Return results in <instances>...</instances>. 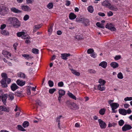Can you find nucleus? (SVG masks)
I'll use <instances>...</instances> for the list:
<instances>
[{
  "label": "nucleus",
  "mask_w": 132,
  "mask_h": 132,
  "mask_svg": "<svg viewBox=\"0 0 132 132\" xmlns=\"http://www.w3.org/2000/svg\"><path fill=\"white\" fill-rule=\"evenodd\" d=\"M1 76L3 78L0 82L2 87H6L7 84H10L11 82L10 79L7 77V75L5 73H3L1 74Z\"/></svg>",
  "instance_id": "obj_1"
},
{
  "label": "nucleus",
  "mask_w": 132,
  "mask_h": 132,
  "mask_svg": "<svg viewBox=\"0 0 132 132\" xmlns=\"http://www.w3.org/2000/svg\"><path fill=\"white\" fill-rule=\"evenodd\" d=\"M8 21L9 24L16 28H18L20 26V21L15 17H9L8 18Z\"/></svg>",
  "instance_id": "obj_2"
},
{
  "label": "nucleus",
  "mask_w": 132,
  "mask_h": 132,
  "mask_svg": "<svg viewBox=\"0 0 132 132\" xmlns=\"http://www.w3.org/2000/svg\"><path fill=\"white\" fill-rule=\"evenodd\" d=\"M9 9L5 5H0V14L4 15L7 14L9 12Z\"/></svg>",
  "instance_id": "obj_3"
},
{
  "label": "nucleus",
  "mask_w": 132,
  "mask_h": 132,
  "mask_svg": "<svg viewBox=\"0 0 132 132\" xmlns=\"http://www.w3.org/2000/svg\"><path fill=\"white\" fill-rule=\"evenodd\" d=\"M110 106L111 108L112 113H116L117 112V110H115L119 106V104L117 103H112L110 104Z\"/></svg>",
  "instance_id": "obj_4"
},
{
  "label": "nucleus",
  "mask_w": 132,
  "mask_h": 132,
  "mask_svg": "<svg viewBox=\"0 0 132 132\" xmlns=\"http://www.w3.org/2000/svg\"><path fill=\"white\" fill-rule=\"evenodd\" d=\"M105 28L110 30L112 31H114L116 30V28L111 23H107L105 26Z\"/></svg>",
  "instance_id": "obj_5"
},
{
  "label": "nucleus",
  "mask_w": 132,
  "mask_h": 132,
  "mask_svg": "<svg viewBox=\"0 0 132 132\" xmlns=\"http://www.w3.org/2000/svg\"><path fill=\"white\" fill-rule=\"evenodd\" d=\"M132 128V127L130 125L125 124L122 127V130L123 131H125L131 129Z\"/></svg>",
  "instance_id": "obj_6"
},
{
  "label": "nucleus",
  "mask_w": 132,
  "mask_h": 132,
  "mask_svg": "<svg viewBox=\"0 0 132 132\" xmlns=\"http://www.w3.org/2000/svg\"><path fill=\"white\" fill-rule=\"evenodd\" d=\"M99 125L101 128L102 129H105L106 127V125L105 122L101 119L98 120Z\"/></svg>",
  "instance_id": "obj_7"
},
{
  "label": "nucleus",
  "mask_w": 132,
  "mask_h": 132,
  "mask_svg": "<svg viewBox=\"0 0 132 132\" xmlns=\"http://www.w3.org/2000/svg\"><path fill=\"white\" fill-rule=\"evenodd\" d=\"M2 54L5 57L7 58H10L11 57V54L9 52L5 51H3Z\"/></svg>",
  "instance_id": "obj_8"
},
{
  "label": "nucleus",
  "mask_w": 132,
  "mask_h": 132,
  "mask_svg": "<svg viewBox=\"0 0 132 132\" xmlns=\"http://www.w3.org/2000/svg\"><path fill=\"white\" fill-rule=\"evenodd\" d=\"M102 5L105 7H108L111 5V4L108 0H106L104 1L102 3Z\"/></svg>",
  "instance_id": "obj_9"
},
{
  "label": "nucleus",
  "mask_w": 132,
  "mask_h": 132,
  "mask_svg": "<svg viewBox=\"0 0 132 132\" xmlns=\"http://www.w3.org/2000/svg\"><path fill=\"white\" fill-rule=\"evenodd\" d=\"M8 97V94H5L1 96L2 101L4 104L5 105L6 103V100Z\"/></svg>",
  "instance_id": "obj_10"
},
{
  "label": "nucleus",
  "mask_w": 132,
  "mask_h": 132,
  "mask_svg": "<svg viewBox=\"0 0 132 132\" xmlns=\"http://www.w3.org/2000/svg\"><path fill=\"white\" fill-rule=\"evenodd\" d=\"M21 9L22 10L26 12H29L31 11V9L30 7L27 5H23L21 6Z\"/></svg>",
  "instance_id": "obj_11"
},
{
  "label": "nucleus",
  "mask_w": 132,
  "mask_h": 132,
  "mask_svg": "<svg viewBox=\"0 0 132 132\" xmlns=\"http://www.w3.org/2000/svg\"><path fill=\"white\" fill-rule=\"evenodd\" d=\"M71 55L69 53H63L61 54V57L63 60H67V57L70 56Z\"/></svg>",
  "instance_id": "obj_12"
},
{
  "label": "nucleus",
  "mask_w": 132,
  "mask_h": 132,
  "mask_svg": "<svg viewBox=\"0 0 132 132\" xmlns=\"http://www.w3.org/2000/svg\"><path fill=\"white\" fill-rule=\"evenodd\" d=\"M16 83L18 85L20 86H22L24 85L26 82L25 81H23L18 79L16 81Z\"/></svg>",
  "instance_id": "obj_13"
},
{
  "label": "nucleus",
  "mask_w": 132,
  "mask_h": 132,
  "mask_svg": "<svg viewBox=\"0 0 132 132\" xmlns=\"http://www.w3.org/2000/svg\"><path fill=\"white\" fill-rule=\"evenodd\" d=\"M126 110L124 109H120L119 110V113L123 115H126Z\"/></svg>",
  "instance_id": "obj_14"
},
{
  "label": "nucleus",
  "mask_w": 132,
  "mask_h": 132,
  "mask_svg": "<svg viewBox=\"0 0 132 132\" xmlns=\"http://www.w3.org/2000/svg\"><path fill=\"white\" fill-rule=\"evenodd\" d=\"M11 11L14 13H19L22 12V11L19 10L18 9L14 7H12L11 8Z\"/></svg>",
  "instance_id": "obj_15"
},
{
  "label": "nucleus",
  "mask_w": 132,
  "mask_h": 132,
  "mask_svg": "<svg viewBox=\"0 0 132 132\" xmlns=\"http://www.w3.org/2000/svg\"><path fill=\"white\" fill-rule=\"evenodd\" d=\"M19 87L15 84L14 83L12 84L11 86V90L13 91H14L17 89H18Z\"/></svg>",
  "instance_id": "obj_16"
},
{
  "label": "nucleus",
  "mask_w": 132,
  "mask_h": 132,
  "mask_svg": "<svg viewBox=\"0 0 132 132\" xmlns=\"http://www.w3.org/2000/svg\"><path fill=\"white\" fill-rule=\"evenodd\" d=\"M8 96V100L11 101H12L14 98V94L11 92H10L9 93Z\"/></svg>",
  "instance_id": "obj_17"
},
{
  "label": "nucleus",
  "mask_w": 132,
  "mask_h": 132,
  "mask_svg": "<svg viewBox=\"0 0 132 132\" xmlns=\"http://www.w3.org/2000/svg\"><path fill=\"white\" fill-rule=\"evenodd\" d=\"M18 76L22 79L27 78L26 75L23 73L22 72H19L18 74Z\"/></svg>",
  "instance_id": "obj_18"
},
{
  "label": "nucleus",
  "mask_w": 132,
  "mask_h": 132,
  "mask_svg": "<svg viewBox=\"0 0 132 132\" xmlns=\"http://www.w3.org/2000/svg\"><path fill=\"white\" fill-rule=\"evenodd\" d=\"M42 26L41 24L35 26L34 27L33 32H35L37 31Z\"/></svg>",
  "instance_id": "obj_19"
},
{
  "label": "nucleus",
  "mask_w": 132,
  "mask_h": 132,
  "mask_svg": "<svg viewBox=\"0 0 132 132\" xmlns=\"http://www.w3.org/2000/svg\"><path fill=\"white\" fill-rule=\"evenodd\" d=\"M110 65L112 67L114 68H115L119 67L118 64L115 62H112L110 64Z\"/></svg>",
  "instance_id": "obj_20"
},
{
  "label": "nucleus",
  "mask_w": 132,
  "mask_h": 132,
  "mask_svg": "<svg viewBox=\"0 0 132 132\" xmlns=\"http://www.w3.org/2000/svg\"><path fill=\"white\" fill-rule=\"evenodd\" d=\"M79 107L78 105L74 103H72L71 109L73 110H76L79 109Z\"/></svg>",
  "instance_id": "obj_21"
},
{
  "label": "nucleus",
  "mask_w": 132,
  "mask_h": 132,
  "mask_svg": "<svg viewBox=\"0 0 132 132\" xmlns=\"http://www.w3.org/2000/svg\"><path fill=\"white\" fill-rule=\"evenodd\" d=\"M109 8L110 9L114 11H116L118 9L116 6L113 5H112L111 4V5L109 7Z\"/></svg>",
  "instance_id": "obj_22"
},
{
  "label": "nucleus",
  "mask_w": 132,
  "mask_h": 132,
  "mask_svg": "<svg viewBox=\"0 0 132 132\" xmlns=\"http://www.w3.org/2000/svg\"><path fill=\"white\" fill-rule=\"evenodd\" d=\"M104 85L99 84L98 86V88L99 90L103 91L105 89V87H104Z\"/></svg>",
  "instance_id": "obj_23"
},
{
  "label": "nucleus",
  "mask_w": 132,
  "mask_h": 132,
  "mask_svg": "<svg viewBox=\"0 0 132 132\" xmlns=\"http://www.w3.org/2000/svg\"><path fill=\"white\" fill-rule=\"evenodd\" d=\"M107 65V63L105 61H103L101 62L99 65V66H101L104 68H106Z\"/></svg>",
  "instance_id": "obj_24"
},
{
  "label": "nucleus",
  "mask_w": 132,
  "mask_h": 132,
  "mask_svg": "<svg viewBox=\"0 0 132 132\" xmlns=\"http://www.w3.org/2000/svg\"><path fill=\"white\" fill-rule=\"evenodd\" d=\"M83 21V23L84 24L85 26H87L90 24V21L88 19L84 18Z\"/></svg>",
  "instance_id": "obj_25"
},
{
  "label": "nucleus",
  "mask_w": 132,
  "mask_h": 132,
  "mask_svg": "<svg viewBox=\"0 0 132 132\" xmlns=\"http://www.w3.org/2000/svg\"><path fill=\"white\" fill-rule=\"evenodd\" d=\"M76 16L73 13H71L69 15V18L71 20H73L76 18Z\"/></svg>",
  "instance_id": "obj_26"
},
{
  "label": "nucleus",
  "mask_w": 132,
  "mask_h": 132,
  "mask_svg": "<svg viewBox=\"0 0 132 132\" xmlns=\"http://www.w3.org/2000/svg\"><path fill=\"white\" fill-rule=\"evenodd\" d=\"M68 95L70 97L72 98L75 100H77V98L72 93L69 92V93H68Z\"/></svg>",
  "instance_id": "obj_27"
},
{
  "label": "nucleus",
  "mask_w": 132,
  "mask_h": 132,
  "mask_svg": "<svg viewBox=\"0 0 132 132\" xmlns=\"http://www.w3.org/2000/svg\"><path fill=\"white\" fill-rule=\"evenodd\" d=\"M59 96H62L65 95V92L62 89H60L59 91Z\"/></svg>",
  "instance_id": "obj_28"
},
{
  "label": "nucleus",
  "mask_w": 132,
  "mask_h": 132,
  "mask_svg": "<svg viewBox=\"0 0 132 132\" xmlns=\"http://www.w3.org/2000/svg\"><path fill=\"white\" fill-rule=\"evenodd\" d=\"M84 18H77L76 19V21L77 22L83 23V20L84 19Z\"/></svg>",
  "instance_id": "obj_29"
},
{
  "label": "nucleus",
  "mask_w": 132,
  "mask_h": 132,
  "mask_svg": "<svg viewBox=\"0 0 132 132\" xmlns=\"http://www.w3.org/2000/svg\"><path fill=\"white\" fill-rule=\"evenodd\" d=\"M0 110L2 111H6L7 112H9V111L7 110V108L3 106H0Z\"/></svg>",
  "instance_id": "obj_30"
},
{
  "label": "nucleus",
  "mask_w": 132,
  "mask_h": 132,
  "mask_svg": "<svg viewBox=\"0 0 132 132\" xmlns=\"http://www.w3.org/2000/svg\"><path fill=\"white\" fill-rule=\"evenodd\" d=\"M71 71L72 73L75 75L78 76H80V73L78 72H77L76 70L72 69L71 70Z\"/></svg>",
  "instance_id": "obj_31"
},
{
  "label": "nucleus",
  "mask_w": 132,
  "mask_h": 132,
  "mask_svg": "<svg viewBox=\"0 0 132 132\" xmlns=\"http://www.w3.org/2000/svg\"><path fill=\"white\" fill-rule=\"evenodd\" d=\"M1 33L4 35L8 36L9 35V32L6 30L2 31L1 32Z\"/></svg>",
  "instance_id": "obj_32"
},
{
  "label": "nucleus",
  "mask_w": 132,
  "mask_h": 132,
  "mask_svg": "<svg viewBox=\"0 0 132 132\" xmlns=\"http://www.w3.org/2000/svg\"><path fill=\"white\" fill-rule=\"evenodd\" d=\"M22 56L24 57L26 59L29 60H31L33 57L30 56L29 55L24 54L22 55Z\"/></svg>",
  "instance_id": "obj_33"
},
{
  "label": "nucleus",
  "mask_w": 132,
  "mask_h": 132,
  "mask_svg": "<svg viewBox=\"0 0 132 132\" xmlns=\"http://www.w3.org/2000/svg\"><path fill=\"white\" fill-rule=\"evenodd\" d=\"M18 129L20 131H26L25 129L24 128L20 125H18L17 126Z\"/></svg>",
  "instance_id": "obj_34"
},
{
  "label": "nucleus",
  "mask_w": 132,
  "mask_h": 132,
  "mask_svg": "<svg viewBox=\"0 0 132 132\" xmlns=\"http://www.w3.org/2000/svg\"><path fill=\"white\" fill-rule=\"evenodd\" d=\"M87 10L88 12L90 13H92L94 11L93 7L92 6H89L88 7Z\"/></svg>",
  "instance_id": "obj_35"
},
{
  "label": "nucleus",
  "mask_w": 132,
  "mask_h": 132,
  "mask_svg": "<svg viewBox=\"0 0 132 132\" xmlns=\"http://www.w3.org/2000/svg\"><path fill=\"white\" fill-rule=\"evenodd\" d=\"M106 110L104 108L101 109L99 111V113L101 115H103L105 111Z\"/></svg>",
  "instance_id": "obj_36"
},
{
  "label": "nucleus",
  "mask_w": 132,
  "mask_h": 132,
  "mask_svg": "<svg viewBox=\"0 0 132 132\" xmlns=\"http://www.w3.org/2000/svg\"><path fill=\"white\" fill-rule=\"evenodd\" d=\"M22 92L21 91H18L15 93V95L19 97L22 96Z\"/></svg>",
  "instance_id": "obj_37"
},
{
  "label": "nucleus",
  "mask_w": 132,
  "mask_h": 132,
  "mask_svg": "<svg viewBox=\"0 0 132 132\" xmlns=\"http://www.w3.org/2000/svg\"><path fill=\"white\" fill-rule=\"evenodd\" d=\"M72 103L70 101H68L66 102V105L67 106L71 108V107L72 104Z\"/></svg>",
  "instance_id": "obj_38"
},
{
  "label": "nucleus",
  "mask_w": 132,
  "mask_h": 132,
  "mask_svg": "<svg viewBox=\"0 0 132 132\" xmlns=\"http://www.w3.org/2000/svg\"><path fill=\"white\" fill-rule=\"evenodd\" d=\"M96 26L98 27L101 28L102 29H104V27L103 26V24H101L100 22H97L96 23Z\"/></svg>",
  "instance_id": "obj_39"
},
{
  "label": "nucleus",
  "mask_w": 132,
  "mask_h": 132,
  "mask_svg": "<svg viewBox=\"0 0 132 132\" xmlns=\"http://www.w3.org/2000/svg\"><path fill=\"white\" fill-rule=\"evenodd\" d=\"M29 125V122L27 121H25L22 124V126L24 128L28 127Z\"/></svg>",
  "instance_id": "obj_40"
},
{
  "label": "nucleus",
  "mask_w": 132,
  "mask_h": 132,
  "mask_svg": "<svg viewBox=\"0 0 132 132\" xmlns=\"http://www.w3.org/2000/svg\"><path fill=\"white\" fill-rule=\"evenodd\" d=\"M53 6V5L52 3H50L47 5V7L49 9H52Z\"/></svg>",
  "instance_id": "obj_41"
},
{
  "label": "nucleus",
  "mask_w": 132,
  "mask_h": 132,
  "mask_svg": "<svg viewBox=\"0 0 132 132\" xmlns=\"http://www.w3.org/2000/svg\"><path fill=\"white\" fill-rule=\"evenodd\" d=\"M39 50L37 48H33L32 50V52L35 54H38Z\"/></svg>",
  "instance_id": "obj_42"
},
{
  "label": "nucleus",
  "mask_w": 132,
  "mask_h": 132,
  "mask_svg": "<svg viewBox=\"0 0 132 132\" xmlns=\"http://www.w3.org/2000/svg\"><path fill=\"white\" fill-rule=\"evenodd\" d=\"M25 33L23 32H21L17 33V36L18 37H20L22 36V35H25Z\"/></svg>",
  "instance_id": "obj_43"
},
{
  "label": "nucleus",
  "mask_w": 132,
  "mask_h": 132,
  "mask_svg": "<svg viewBox=\"0 0 132 132\" xmlns=\"http://www.w3.org/2000/svg\"><path fill=\"white\" fill-rule=\"evenodd\" d=\"M124 123V122L122 120H120L118 121V124L120 126H122Z\"/></svg>",
  "instance_id": "obj_44"
},
{
  "label": "nucleus",
  "mask_w": 132,
  "mask_h": 132,
  "mask_svg": "<svg viewBox=\"0 0 132 132\" xmlns=\"http://www.w3.org/2000/svg\"><path fill=\"white\" fill-rule=\"evenodd\" d=\"M117 77L118 78L120 79H122L123 78V75L121 72H120L118 74Z\"/></svg>",
  "instance_id": "obj_45"
},
{
  "label": "nucleus",
  "mask_w": 132,
  "mask_h": 132,
  "mask_svg": "<svg viewBox=\"0 0 132 132\" xmlns=\"http://www.w3.org/2000/svg\"><path fill=\"white\" fill-rule=\"evenodd\" d=\"M98 82L100 84H101V85H104L106 82V81L105 80L101 79L99 80Z\"/></svg>",
  "instance_id": "obj_46"
},
{
  "label": "nucleus",
  "mask_w": 132,
  "mask_h": 132,
  "mask_svg": "<svg viewBox=\"0 0 132 132\" xmlns=\"http://www.w3.org/2000/svg\"><path fill=\"white\" fill-rule=\"evenodd\" d=\"M88 71V72L90 73L95 74L96 72L95 70L92 69H89Z\"/></svg>",
  "instance_id": "obj_47"
},
{
  "label": "nucleus",
  "mask_w": 132,
  "mask_h": 132,
  "mask_svg": "<svg viewBox=\"0 0 132 132\" xmlns=\"http://www.w3.org/2000/svg\"><path fill=\"white\" fill-rule=\"evenodd\" d=\"M36 105H38L40 106H41L42 105V103L41 102L38 100H37L36 101Z\"/></svg>",
  "instance_id": "obj_48"
},
{
  "label": "nucleus",
  "mask_w": 132,
  "mask_h": 132,
  "mask_svg": "<svg viewBox=\"0 0 132 132\" xmlns=\"http://www.w3.org/2000/svg\"><path fill=\"white\" fill-rule=\"evenodd\" d=\"M48 84L50 87H52L53 86L54 83L53 81L50 80L48 81Z\"/></svg>",
  "instance_id": "obj_49"
},
{
  "label": "nucleus",
  "mask_w": 132,
  "mask_h": 132,
  "mask_svg": "<svg viewBox=\"0 0 132 132\" xmlns=\"http://www.w3.org/2000/svg\"><path fill=\"white\" fill-rule=\"evenodd\" d=\"M94 52V50L93 49L89 48L87 51V53L89 54H91L93 52Z\"/></svg>",
  "instance_id": "obj_50"
},
{
  "label": "nucleus",
  "mask_w": 132,
  "mask_h": 132,
  "mask_svg": "<svg viewBox=\"0 0 132 132\" xmlns=\"http://www.w3.org/2000/svg\"><path fill=\"white\" fill-rule=\"evenodd\" d=\"M56 89L55 88L50 89L49 90V92L50 93L52 94L56 91Z\"/></svg>",
  "instance_id": "obj_51"
},
{
  "label": "nucleus",
  "mask_w": 132,
  "mask_h": 132,
  "mask_svg": "<svg viewBox=\"0 0 132 132\" xmlns=\"http://www.w3.org/2000/svg\"><path fill=\"white\" fill-rule=\"evenodd\" d=\"M124 100L125 101H131L132 100V97H127L124 98Z\"/></svg>",
  "instance_id": "obj_52"
},
{
  "label": "nucleus",
  "mask_w": 132,
  "mask_h": 132,
  "mask_svg": "<svg viewBox=\"0 0 132 132\" xmlns=\"http://www.w3.org/2000/svg\"><path fill=\"white\" fill-rule=\"evenodd\" d=\"M29 16L28 15L26 14L24 16L23 18V20L24 21H27L29 19Z\"/></svg>",
  "instance_id": "obj_53"
},
{
  "label": "nucleus",
  "mask_w": 132,
  "mask_h": 132,
  "mask_svg": "<svg viewBox=\"0 0 132 132\" xmlns=\"http://www.w3.org/2000/svg\"><path fill=\"white\" fill-rule=\"evenodd\" d=\"M76 38L77 40L81 39L82 38V36L80 35H77L76 36Z\"/></svg>",
  "instance_id": "obj_54"
},
{
  "label": "nucleus",
  "mask_w": 132,
  "mask_h": 132,
  "mask_svg": "<svg viewBox=\"0 0 132 132\" xmlns=\"http://www.w3.org/2000/svg\"><path fill=\"white\" fill-rule=\"evenodd\" d=\"M63 117L62 116L60 115L59 117H58L56 118V121L57 122H60V119L61 118Z\"/></svg>",
  "instance_id": "obj_55"
},
{
  "label": "nucleus",
  "mask_w": 132,
  "mask_h": 132,
  "mask_svg": "<svg viewBox=\"0 0 132 132\" xmlns=\"http://www.w3.org/2000/svg\"><path fill=\"white\" fill-rule=\"evenodd\" d=\"M63 83L62 81L59 82L58 84V86L60 87L63 86Z\"/></svg>",
  "instance_id": "obj_56"
},
{
  "label": "nucleus",
  "mask_w": 132,
  "mask_h": 132,
  "mask_svg": "<svg viewBox=\"0 0 132 132\" xmlns=\"http://www.w3.org/2000/svg\"><path fill=\"white\" fill-rule=\"evenodd\" d=\"M121 58V56L120 55H116L114 57V59L116 60H118L120 59Z\"/></svg>",
  "instance_id": "obj_57"
},
{
  "label": "nucleus",
  "mask_w": 132,
  "mask_h": 132,
  "mask_svg": "<svg viewBox=\"0 0 132 132\" xmlns=\"http://www.w3.org/2000/svg\"><path fill=\"white\" fill-rule=\"evenodd\" d=\"M90 56L94 58L96 57L97 56V54L94 52L91 54L90 55Z\"/></svg>",
  "instance_id": "obj_58"
},
{
  "label": "nucleus",
  "mask_w": 132,
  "mask_h": 132,
  "mask_svg": "<svg viewBox=\"0 0 132 132\" xmlns=\"http://www.w3.org/2000/svg\"><path fill=\"white\" fill-rule=\"evenodd\" d=\"M116 125V123H113L112 124L111 123H109L108 125V127H110L112 126H114Z\"/></svg>",
  "instance_id": "obj_59"
},
{
  "label": "nucleus",
  "mask_w": 132,
  "mask_h": 132,
  "mask_svg": "<svg viewBox=\"0 0 132 132\" xmlns=\"http://www.w3.org/2000/svg\"><path fill=\"white\" fill-rule=\"evenodd\" d=\"M107 15L108 16H112L113 15V13L111 11L108 12L107 13Z\"/></svg>",
  "instance_id": "obj_60"
},
{
  "label": "nucleus",
  "mask_w": 132,
  "mask_h": 132,
  "mask_svg": "<svg viewBox=\"0 0 132 132\" xmlns=\"http://www.w3.org/2000/svg\"><path fill=\"white\" fill-rule=\"evenodd\" d=\"M26 3L27 4H31L34 1V0H26Z\"/></svg>",
  "instance_id": "obj_61"
},
{
  "label": "nucleus",
  "mask_w": 132,
  "mask_h": 132,
  "mask_svg": "<svg viewBox=\"0 0 132 132\" xmlns=\"http://www.w3.org/2000/svg\"><path fill=\"white\" fill-rule=\"evenodd\" d=\"M132 111L129 108L127 110H126V113L128 114H130L131 113Z\"/></svg>",
  "instance_id": "obj_62"
},
{
  "label": "nucleus",
  "mask_w": 132,
  "mask_h": 132,
  "mask_svg": "<svg viewBox=\"0 0 132 132\" xmlns=\"http://www.w3.org/2000/svg\"><path fill=\"white\" fill-rule=\"evenodd\" d=\"M27 93L28 95H30L31 94L30 88L29 87L27 88Z\"/></svg>",
  "instance_id": "obj_63"
},
{
  "label": "nucleus",
  "mask_w": 132,
  "mask_h": 132,
  "mask_svg": "<svg viewBox=\"0 0 132 132\" xmlns=\"http://www.w3.org/2000/svg\"><path fill=\"white\" fill-rule=\"evenodd\" d=\"M98 14L99 15L101 16H104L105 15L104 13L101 12L98 13Z\"/></svg>",
  "instance_id": "obj_64"
}]
</instances>
